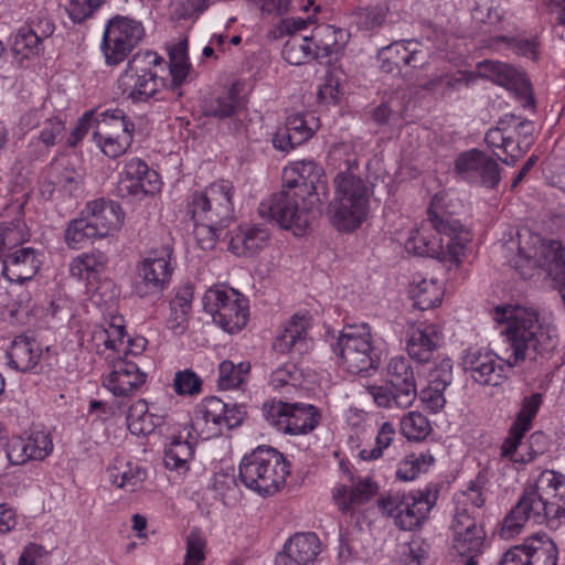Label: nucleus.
<instances>
[{
  "label": "nucleus",
  "instance_id": "nucleus-9",
  "mask_svg": "<svg viewBox=\"0 0 565 565\" xmlns=\"http://www.w3.org/2000/svg\"><path fill=\"white\" fill-rule=\"evenodd\" d=\"M234 186L227 180H217L188 199L192 220L230 226L234 220Z\"/></svg>",
  "mask_w": 565,
  "mask_h": 565
},
{
  "label": "nucleus",
  "instance_id": "nucleus-38",
  "mask_svg": "<svg viewBox=\"0 0 565 565\" xmlns=\"http://www.w3.org/2000/svg\"><path fill=\"white\" fill-rule=\"evenodd\" d=\"M135 125L128 118L122 109L97 111L96 129L93 131V139L111 136H121L122 134L134 135Z\"/></svg>",
  "mask_w": 565,
  "mask_h": 565
},
{
  "label": "nucleus",
  "instance_id": "nucleus-23",
  "mask_svg": "<svg viewBox=\"0 0 565 565\" xmlns=\"http://www.w3.org/2000/svg\"><path fill=\"white\" fill-rule=\"evenodd\" d=\"M199 413L205 424L213 425L211 434L213 436L221 435L224 429L238 427L246 416L243 405L226 403L216 396L205 397L200 405ZM198 419L200 420V418Z\"/></svg>",
  "mask_w": 565,
  "mask_h": 565
},
{
  "label": "nucleus",
  "instance_id": "nucleus-56",
  "mask_svg": "<svg viewBox=\"0 0 565 565\" xmlns=\"http://www.w3.org/2000/svg\"><path fill=\"white\" fill-rule=\"evenodd\" d=\"M194 222V238L198 246L203 250H211L215 247L221 234L228 226L213 223Z\"/></svg>",
  "mask_w": 565,
  "mask_h": 565
},
{
  "label": "nucleus",
  "instance_id": "nucleus-43",
  "mask_svg": "<svg viewBox=\"0 0 565 565\" xmlns=\"http://www.w3.org/2000/svg\"><path fill=\"white\" fill-rule=\"evenodd\" d=\"M30 232L24 221L14 220L11 222H3L0 224V262L3 264V258L10 250L23 245L30 239Z\"/></svg>",
  "mask_w": 565,
  "mask_h": 565
},
{
  "label": "nucleus",
  "instance_id": "nucleus-63",
  "mask_svg": "<svg viewBox=\"0 0 565 565\" xmlns=\"http://www.w3.org/2000/svg\"><path fill=\"white\" fill-rule=\"evenodd\" d=\"M354 22L361 30H373L383 24L386 19V9L375 6L359 8L354 14Z\"/></svg>",
  "mask_w": 565,
  "mask_h": 565
},
{
  "label": "nucleus",
  "instance_id": "nucleus-7",
  "mask_svg": "<svg viewBox=\"0 0 565 565\" xmlns=\"http://www.w3.org/2000/svg\"><path fill=\"white\" fill-rule=\"evenodd\" d=\"M259 214L275 221L281 228L291 230L295 235L301 236L321 214V207L301 202L296 191L282 185L280 192L260 203Z\"/></svg>",
  "mask_w": 565,
  "mask_h": 565
},
{
  "label": "nucleus",
  "instance_id": "nucleus-13",
  "mask_svg": "<svg viewBox=\"0 0 565 565\" xmlns=\"http://www.w3.org/2000/svg\"><path fill=\"white\" fill-rule=\"evenodd\" d=\"M145 28L136 19L116 15L110 19L104 30L100 50L106 64L118 65L145 38Z\"/></svg>",
  "mask_w": 565,
  "mask_h": 565
},
{
  "label": "nucleus",
  "instance_id": "nucleus-39",
  "mask_svg": "<svg viewBox=\"0 0 565 565\" xmlns=\"http://www.w3.org/2000/svg\"><path fill=\"white\" fill-rule=\"evenodd\" d=\"M529 565H556L558 551L546 533H536L523 542Z\"/></svg>",
  "mask_w": 565,
  "mask_h": 565
},
{
  "label": "nucleus",
  "instance_id": "nucleus-35",
  "mask_svg": "<svg viewBox=\"0 0 565 565\" xmlns=\"http://www.w3.org/2000/svg\"><path fill=\"white\" fill-rule=\"evenodd\" d=\"M9 366L20 372H36L42 358V348L36 340L19 335L7 352Z\"/></svg>",
  "mask_w": 565,
  "mask_h": 565
},
{
  "label": "nucleus",
  "instance_id": "nucleus-5",
  "mask_svg": "<svg viewBox=\"0 0 565 565\" xmlns=\"http://www.w3.org/2000/svg\"><path fill=\"white\" fill-rule=\"evenodd\" d=\"M289 473V462L285 456L266 446H259L245 455L238 467L242 483L263 497L275 494L285 484Z\"/></svg>",
  "mask_w": 565,
  "mask_h": 565
},
{
  "label": "nucleus",
  "instance_id": "nucleus-44",
  "mask_svg": "<svg viewBox=\"0 0 565 565\" xmlns=\"http://www.w3.org/2000/svg\"><path fill=\"white\" fill-rule=\"evenodd\" d=\"M366 393L372 397L376 406L381 408H407L414 401L403 394V391H396L392 385L387 384H369L365 386Z\"/></svg>",
  "mask_w": 565,
  "mask_h": 565
},
{
  "label": "nucleus",
  "instance_id": "nucleus-48",
  "mask_svg": "<svg viewBox=\"0 0 565 565\" xmlns=\"http://www.w3.org/2000/svg\"><path fill=\"white\" fill-rule=\"evenodd\" d=\"M109 480L117 488L135 491L146 479V471L130 462L114 466L108 469Z\"/></svg>",
  "mask_w": 565,
  "mask_h": 565
},
{
  "label": "nucleus",
  "instance_id": "nucleus-59",
  "mask_svg": "<svg viewBox=\"0 0 565 565\" xmlns=\"http://www.w3.org/2000/svg\"><path fill=\"white\" fill-rule=\"evenodd\" d=\"M433 462V456L411 455L398 465V468L396 470V478L402 481L414 480L418 476V473L424 471Z\"/></svg>",
  "mask_w": 565,
  "mask_h": 565
},
{
  "label": "nucleus",
  "instance_id": "nucleus-3",
  "mask_svg": "<svg viewBox=\"0 0 565 565\" xmlns=\"http://www.w3.org/2000/svg\"><path fill=\"white\" fill-rule=\"evenodd\" d=\"M441 201V193L434 195L427 218L430 226L422 225L412 231L404 247L407 253L416 256L437 258L458 267L466 256L471 235L458 220L437 211Z\"/></svg>",
  "mask_w": 565,
  "mask_h": 565
},
{
  "label": "nucleus",
  "instance_id": "nucleus-40",
  "mask_svg": "<svg viewBox=\"0 0 565 565\" xmlns=\"http://www.w3.org/2000/svg\"><path fill=\"white\" fill-rule=\"evenodd\" d=\"M126 422L131 434L146 436L161 424V417L149 413L146 401L139 399L129 407Z\"/></svg>",
  "mask_w": 565,
  "mask_h": 565
},
{
  "label": "nucleus",
  "instance_id": "nucleus-49",
  "mask_svg": "<svg viewBox=\"0 0 565 565\" xmlns=\"http://www.w3.org/2000/svg\"><path fill=\"white\" fill-rule=\"evenodd\" d=\"M524 435L509 431L508 437L501 446V457L511 460L513 463H527L534 460L536 451L522 444Z\"/></svg>",
  "mask_w": 565,
  "mask_h": 565
},
{
  "label": "nucleus",
  "instance_id": "nucleus-22",
  "mask_svg": "<svg viewBox=\"0 0 565 565\" xmlns=\"http://www.w3.org/2000/svg\"><path fill=\"white\" fill-rule=\"evenodd\" d=\"M106 360L111 364V371L104 377L103 385L113 395L127 397L146 382V374L135 362L110 355H107Z\"/></svg>",
  "mask_w": 565,
  "mask_h": 565
},
{
  "label": "nucleus",
  "instance_id": "nucleus-61",
  "mask_svg": "<svg viewBox=\"0 0 565 565\" xmlns=\"http://www.w3.org/2000/svg\"><path fill=\"white\" fill-rule=\"evenodd\" d=\"M94 141L105 156L118 158L130 148L134 141V135L122 134L121 136L95 138Z\"/></svg>",
  "mask_w": 565,
  "mask_h": 565
},
{
  "label": "nucleus",
  "instance_id": "nucleus-25",
  "mask_svg": "<svg viewBox=\"0 0 565 565\" xmlns=\"http://www.w3.org/2000/svg\"><path fill=\"white\" fill-rule=\"evenodd\" d=\"M321 553V542L312 532H298L290 536L276 555L275 565H315Z\"/></svg>",
  "mask_w": 565,
  "mask_h": 565
},
{
  "label": "nucleus",
  "instance_id": "nucleus-34",
  "mask_svg": "<svg viewBox=\"0 0 565 565\" xmlns=\"http://www.w3.org/2000/svg\"><path fill=\"white\" fill-rule=\"evenodd\" d=\"M270 233L263 226H239L231 236L228 247L236 256H253L269 243Z\"/></svg>",
  "mask_w": 565,
  "mask_h": 565
},
{
  "label": "nucleus",
  "instance_id": "nucleus-18",
  "mask_svg": "<svg viewBox=\"0 0 565 565\" xmlns=\"http://www.w3.org/2000/svg\"><path fill=\"white\" fill-rule=\"evenodd\" d=\"M53 444L50 435L35 433L28 438L12 437L7 440L0 452V471L10 466H18L29 460H43L50 455Z\"/></svg>",
  "mask_w": 565,
  "mask_h": 565
},
{
  "label": "nucleus",
  "instance_id": "nucleus-52",
  "mask_svg": "<svg viewBox=\"0 0 565 565\" xmlns=\"http://www.w3.org/2000/svg\"><path fill=\"white\" fill-rule=\"evenodd\" d=\"M409 292L414 299V306L420 310L439 306L441 302L440 288L434 279H423Z\"/></svg>",
  "mask_w": 565,
  "mask_h": 565
},
{
  "label": "nucleus",
  "instance_id": "nucleus-33",
  "mask_svg": "<svg viewBox=\"0 0 565 565\" xmlns=\"http://www.w3.org/2000/svg\"><path fill=\"white\" fill-rule=\"evenodd\" d=\"M350 486H341L333 491L339 510L352 513L356 505L369 502L377 492V484L370 478H354L350 475Z\"/></svg>",
  "mask_w": 565,
  "mask_h": 565
},
{
  "label": "nucleus",
  "instance_id": "nucleus-41",
  "mask_svg": "<svg viewBox=\"0 0 565 565\" xmlns=\"http://www.w3.org/2000/svg\"><path fill=\"white\" fill-rule=\"evenodd\" d=\"M67 223L64 231L65 244L72 249H79L86 243L103 238L86 214Z\"/></svg>",
  "mask_w": 565,
  "mask_h": 565
},
{
  "label": "nucleus",
  "instance_id": "nucleus-60",
  "mask_svg": "<svg viewBox=\"0 0 565 565\" xmlns=\"http://www.w3.org/2000/svg\"><path fill=\"white\" fill-rule=\"evenodd\" d=\"M300 380V372L294 362L279 364L270 374L269 385L274 390L296 387Z\"/></svg>",
  "mask_w": 565,
  "mask_h": 565
},
{
  "label": "nucleus",
  "instance_id": "nucleus-19",
  "mask_svg": "<svg viewBox=\"0 0 565 565\" xmlns=\"http://www.w3.org/2000/svg\"><path fill=\"white\" fill-rule=\"evenodd\" d=\"M158 172L139 158L129 159L120 173L117 193L121 198L154 195L161 190Z\"/></svg>",
  "mask_w": 565,
  "mask_h": 565
},
{
  "label": "nucleus",
  "instance_id": "nucleus-42",
  "mask_svg": "<svg viewBox=\"0 0 565 565\" xmlns=\"http://www.w3.org/2000/svg\"><path fill=\"white\" fill-rule=\"evenodd\" d=\"M190 68L186 40L179 41L169 49L170 88L173 92L185 83Z\"/></svg>",
  "mask_w": 565,
  "mask_h": 565
},
{
  "label": "nucleus",
  "instance_id": "nucleus-28",
  "mask_svg": "<svg viewBox=\"0 0 565 565\" xmlns=\"http://www.w3.org/2000/svg\"><path fill=\"white\" fill-rule=\"evenodd\" d=\"M244 108L245 103L239 96V90L235 84L220 92L209 94L200 103L202 115L217 120L234 118Z\"/></svg>",
  "mask_w": 565,
  "mask_h": 565
},
{
  "label": "nucleus",
  "instance_id": "nucleus-58",
  "mask_svg": "<svg viewBox=\"0 0 565 565\" xmlns=\"http://www.w3.org/2000/svg\"><path fill=\"white\" fill-rule=\"evenodd\" d=\"M98 338L103 339L106 350L111 351L108 355L120 356L121 353L128 354V347L126 344V332L122 326L111 324L109 329H103L97 333Z\"/></svg>",
  "mask_w": 565,
  "mask_h": 565
},
{
  "label": "nucleus",
  "instance_id": "nucleus-53",
  "mask_svg": "<svg viewBox=\"0 0 565 565\" xmlns=\"http://www.w3.org/2000/svg\"><path fill=\"white\" fill-rule=\"evenodd\" d=\"M402 434L408 440H423L431 431V426L426 416L419 412H409L401 420Z\"/></svg>",
  "mask_w": 565,
  "mask_h": 565
},
{
  "label": "nucleus",
  "instance_id": "nucleus-31",
  "mask_svg": "<svg viewBox=\"0 0 565 565\" xmlns=\"http://www.w3.org/2000/svg\"><path fill=\"white\" fill-rule=\"evenodd\" d=\"M309 327L310 319L306 315H294L275 338L273 349L279 353L303 354L309 349Z\"/></svg>",
  "mask_w": 565,
  "mask_h": 565
},
{
  "label": "nucleus",
  "instance_id": "nucleus-16",
  "mask_svg": "<svg viewBox=\"0 0 565 565\" xmlns=\"http://www.w3.org/2000/svg\"><path fill=\"white\" fill-rule=\"evenodd\" d=\"M324 171L313 160H299L292 162L284 170V185L296 191L306 204H316L321 207L327 199L328 186Z\"/></svg>",
  "mask_w": 565,
  "mask_h": 565
},
{
  "label": "nucleus",
  "instance_id": "nucleus-46",
  "mask_svg": "<svg viewBox=\"0 0 565 565\" xmlns=\"http://www.w3.org/2000/svg\"><path fill=\"white\" fill-rule=\"evenodd\" d=\"M310 36L292 35L284 44L282 56L291 65H300L311 60H319Z\"/></svg>",
  "mask_w": 565,
  "mask_h": 565
},
{
  "label": "nucleus",
  "instance_id": "nucleus-50",
  "mask_svg": "<svg viewBox=\"0 0 565 565\" xmlns=\"http://www.w3.org/2000/svg\"><path fill=\"white\" fill-rule=\"evenodd\" d=\"M543 396L540 393H533L522 399L521 409L516 415V419L511 426L509 431L518 433V435H525L532 427V422L535 418L541 405Z\"/></svg>",
  "mask_w": 565,
  "mask_h": 565
},
{
  "label": "nucleus",
  "instance_id": "nucleus-2",
  "mask_svg": "<svg viewBox=\"0 0 565 565\" xmlns=\"http://www.w3.org/2000/svg\"><path fill=\"white\" fill-rule=\"evenodd\" d=\"M529 521L550 529L565 523V477L562 473L543 470L504 518L501 534L513 537Z\"/></svg>",
  "mask_w": 565,
  "mask_h": 565
},
{
  "label": "nucleus",
  "instance_id": "nucleus-55",
  "mask_svg": "<svg viewBox=\"0 0 565 565\" xmlns=\"http://www.w3.org/2000/svg\"><path fill=\"white\" fill-rule=\"evenodd\" d=\"M396 431L392 423L384 422L376 434L375 446L362 449L359 454L362 460H375L382 457L384 449L388 448L395 438Z\"/></svg>",
  "mask_w": 565,
  "mask_h": 565
},
{
  "label": "nucleus",
  "instance_id": "nucleus-15",
  "mask_svg": "<svg viewBox=\"0 0 565 565\" xmlns=\"http://www.w3.org/2000/svg\"><path fill=\"white\" fill-rule=\"evenodd\" d=\"M509 263L523 278L531 277L537 265L545 267L565 303V247L559 242L550 241L543 244L540 259L520 247L516 256Z\"/></svg>",
  "mask_w": 565,
  "mask_h": 565
},
{
  "label": "nucleus",
  "instance_id": "nucleus-20",
  "mask_svg": "<svg viewBox=\"0 0 565 565\" xmlns=\"http://www.w3.org/2000/svg\"><path fill=\"white\" fill-rule=\"evenodd\" d=\"M382 72L401 74L404 68H418L427 63V52L414 40L395 41L377 52Z\"/></svg>",
  "mask_w": 565,
  "mask_h": 565
},
{
  "label": "nucleus",
  "instance_id": "nucleus-11",
  "mask_svg": "<svg viewBox=\"0 0 565 565\" xmlns=\"http://www.w3.org/2000/svg\"><path fill=\"white\" fill-rule=\"evenodd\" d=\"M203 309L228 333L239 332L248 321V301L233 288L213 286L203 296Z\"/></svg>",
  "mask_w": 565,
  "mask_h": 565
},
{
  "label": "nucleus",
  "instance_id": "nucleus-12",
  "mask_svg": "<svg viewBox=\"0 0 565 565\" xmlns=\"http://www.w3.org/2000/svg\"><path fill=\"white\" fill-rule=\"evenodd\" d=\"M266 422L278 431L288 435H306L320 423L321 414L311 404L287 403L280 399L263 405Z\"/></svg>",
  "mask_w": 565,
  "mask_h": 565
},
{
  "label": "nucleus",
  "instance_id": "nucleus-45",
  "mask_svg": "<svg viewBox=\"0 0 565 565\" xmlns=\"http://www.w3.org/2000/svg\"><path fill=\"white\" fill-rule=\"evenodd\" d=\"M49 183L61 192L74 194L81 183V177L74 169L60 161L50 164L46 171Z\"/></svg>",
  "mask_w": 565,
  "mask_h": 565
},
{
  "label": "nucleus",
  "instance_id": "nucleus-57",
  "mask_svg": "<svg viewBox=\"0 0 565 565\" xmlns=\"http://www.w3.org/2000/svg\"><path fill=\"white\" fill-rule=\"evenodd\" d=\"M494 41L505 42L508 47L511 49L515 54L524 56L533 62H537L540 58V42L536 36H498L494 39Z\"/></svg>",
  "mask_w": 565,
  "mask_h": 565
},
{
  "label": "nucleus",
  "instance_id": "nucleus-24",
  "mask_svg": "<svg viewBox=\"0 0 565 565\" xmlns=\"http://www.w3.org/2000/svg\"><path fill=\"white\" fill-rule=\"evenodd\" d=\"M54 30V23L45 15L38 14L29 19L14 36L13 53L21 55L22 58L38 55L43 50V41L50 38Z\"/></svg>",
  "mask_w": 565,
  "mask_h": 565
},
{
  "label": "nucleus",
  "instance_id": "nucleus-29",
  "mask_svg": "<svg viewBox=\"0 0 565 565\" xmlns=\"http://www.w3.org/2000/svg\"><path fill=\"white\" fill-rule=\"evenodd\" d=\"M82 214L89 217L103 238L119 231L125 221V213L120 204L105 198L87 202Z\"/></svg>",
  "mask_w": 565,
  "mask_h": 565
},
{
  "label": "nucleus",
  "instance_id": "nucleus-32",
  "mask_svg": "<svg viewBox=\"0 0 565 565\" xmlns=\"http://www.w3.org/2000/svg\"><path fill=\"white\" fill-rule=\"evenodd\" d=\"M41 262L32 247L19 246L3 258L2 274L9 281L22 284L39 271Z\"/></svg>",
  "mask_w": 565,
  "mask_h": 565
},
{
  "label": "nucleus",
  "instance_id": "nucleus-30",
  "mask_svg": "<svg viewBox=\"0 0 565 565\" xmlns=\"http://www.w3.org/2000/svg\"><path fill=\"white\" fill-rule=\"evenodd\" d=\"M195 423L185 426L179 435L171 438L170 444L164 450V465L170 470L186 471L190 467V461L194 457V446L198 440Z\"/></svg>",
  "mask_w": 565,
  "mask_h": 565
},
{
  "label": "nucleus",
  "instance_id": "nucleus-51",
  "mask_svg": "<svg viewBox=\"0 0 565 565\" xmlns=\"http://www.w3.org/2000/svg\"><path fill=\"white\" fill-rule=\"evenodd\" d=\"M249 371V362L234 364L232 361H223L218 366L217 384L224 390L236 388L246 381Z\"/></svg>",
  "mask_w": 565,
  "mask_h": 565
},
{
  "label": "nucleus",
  "instance_id": "nucleus-26",
  "mask_svg": "<svg viewBox=\"0 0 565 565\" xmlns=\"http://www.w3.org/2000/svg\"><path fill=\"white\" fill-rule=\"evenodd\" d=\"M477 73L479 76L489 78L500 86L515 90L524 96L527 105H534L530 83L523 73L511 65L499 61H483L478 63Z\"/></svg>",
  "mask_w": 565,
  "mask_h": 565
},
{
  "label": "nucleus",
  "instance_id": "nucleus-36",
  "mask_svg": "<svg viewBox=\"0 0 565 565\" xmlns=\"http://www.w3.org/2000/svg\"><path fill=\"white\" fill-rule=\"evenodd\" d=\"M350 33L334 25L323 24L315 28L311 40L317 51L318 58L338 56L345 47Z\"/></svg>",
  "mask_w": 565,
  "mask_h": 565
},
{
  "label": "nucleus",
  "instance_id": "nucleus-17",
  "mask_svg": "<svg viewBox=\"0 0 565 565\" xmlns=\"http://www.w3.org/2000/svg\"><path fill=\"white\" fill-rule=\"evenodd\" d=\"M451 548L455 554L467 557L463 565H477L476 557L482 553L486 531L469 507L456 508L451 524Z\"/></svg>",
  "mask_w": 565,
  "mask_h": 565
},
{
  "label": "nucleus",
  "instance_id": "nucleus-4",
  "mask_svg": "<svg viewBox=\"0 0 565 565\" xmlns=\"http://www.w3.org/2000/svg\"><path fill=\"white\" fill-rule=\"evenodd\" d=\"M347 170L339 172L334 180V198L329 205L330 218L340 232H352L360 227L370 212L373 188L352 169L358 167L356 158L345 161Z\"/></svg>",
  "mask_w": 565,
  "mask_h": 565
},
{
  "label": "nucleus",
  "instance_id": "nucleus-1",
  "mask_svg": "<svg viewBox=\"0 0 565 565\" xmlns=\"http://www.w3.org/2000/svg\"><path fill=\"white\" fill-rule=\"evenodd\" d=\"M494 319L504 323L501 334L507 344L504 364L491 351L470 348L462 356V366L471 379L481 385L498 386L507 379L510 370L526 360L551 353L557 345L554 328L541 320L539 312L529 307H497Z\"/></svg>",
  "mask_w": 565,
  "mask_h": 565
},
{
  "label": "nucleus",
  "instance_id": "nucleus-62",
  "mask_svg": "<svg viewBox=\"0 0 565 565\" xmlns=\"http://www.w3.org/2000/svg\"><path fill=\"white\" fill-rule=\"evenodd\" d=\"M173 390L178 395H198L202 391V380L190 369L178 371L173 379Z\"/></svg>",
  "mask_w": 565,
  "mask_h": 565
},
{
  "label": "nucleus",
  "instance_id": "nucleus-10",
  "mask_svg": "<svg viewBox=\"0 0 565 565\" xmlns=\"http://www.w3.org/2000/svg\"><path fill=\"white\" fill-rule=\"evenodd\" d=\"M172 248L162 245L151 248L136 266V279L132 285L135 295L140 298L159 299L169 287L173 266Z\"/></svg>",
  "mask_w": 565,
  "mask_h": 565
},
{
  "label": "nucleus",
  "instance_id": "nucleus-21",
  "mask_svg": "<svg viewBox=\"0 0 565 565\" xmlns=\"http://www.w3.org/2000/svg\"><path fill=\"white\" fill-rule=\"evenodd\" d=\"M498 162L477 149L465 151L455 161V172L469 183H480L487 188H495L500 182Z\"/></svg>",
  "mask_w": 565,
  "mask_h": 565
},
{
  "label": "nucleus",
  "instance_id": "nucleus-14",
  "mask_svg": "<svg viewBox=\"0 0 565 565\" xmlns=\"http://www.w3.org/2000/svg\"><path fill=\"white\" fill-rule=\"evenodd\" d=\"M434 503L430 500L429 492H396L379 500V508L383 513L394 519L398 529L413 531L422 525Z\"/></svg>",
  "mask_w": 565,
  "mask_h": 565
},
{
  "label": "nucleus",
  "instance_id": "nucleus-54",
  "mask_svg": "<svg viewBox=\"0 0 565 565\" xmlns=\"http://www.w3.org/2000/svg\"><path fill=\"white\" fill-rule=\"evenodd\" d=\"M286 127L294 134L296 142H306L318 129V119L309 114L300 113L290 115L286 120Z\"/></svg>",
  "mask_w": 565,
  "mask_h": 565
},
{
  "label": "nucleus",
  "instance_id": "nucleus-47",
  "mask_svg": "<svg viewBox=\"0 0 565 565\" xmlns=\"http://www.w3.org/2000/svg\"><path fill=\"white\" fill-rule=\"evenodd\" d=\"M107 256L99 250L83 253L70 263V274L73 278L82 279L86 275L100 274L107 266Z\"/></svg>",
  "mask_w": 565,
  "mask_h": 565
},
{
  "label": "nucleus",
  "instance_id": "nucleus-8",
  "mask_svg": "<svg viewBox=\"0 0 565 565\" xmlns=\"http://www.w3.org/2000/svg\"><path fill=\"white\" fill-rule=\"evenodd\" d=\"M162 61V57L152 51L136 53L128 61L117 82L122 96L132 103H147L154 97L163 85L162 78L156 72V67Z\"/></svg>",
  "mask_w": 565,
  "mask_h": 565
},
{
  "label": "nucleus",
  "instance_id": "nucleus-64",
  "mask_svg": "<svg viewBox=\"0 0 565 565\" xmlns=\"http://www.w3.org/2000/svg\"><path fill=\"white\" fill-rule=\"evenodd\" d=\"M509 118L511 119L509 120V129L513 130L524 153H526L533 143L534 124L527 119H520L513 114H507V119Z\"/></svg>",
  "mask_w": 565,
  "mask_h": 565
},
{
  "label": "nucleus",
  "instance_id": "nucleus-37",
  "mask_svg": "<svg viewBox=\"0 0 565 565\" xmlns=\"http://www.w3.org/2000/svg\"><path fill=\"white\" fill-rule=\"evenodd\" d=\"M385 381L396 391H403V394L415 402L417 397V383L414 369L407 358L394 356L388 361Z\"/></svg>",
  "mask_w": 565,
  "mask_h": 565
},
{
  "label": "nucleus",
  "instance_id": "nucleus-6",
  "mask_svg": "<svg viewBox=\"0 0 565 565\" xmlns=\"http://www.w3.org/2000/svg\"><path fill=\"white\" fill-rule=\"evenodd\" d=\"M339 363L351 374L370 377L376 373L381 358L372 343L370 329L348 327L332 345Z\"/></svg>",
  "mask_w": 565,
  "mask_h": 565
},
{
  "label": "nucleus",
  "instance_id": "nucleus-27",
  "mask_svg": "<svg viewBox=\"0 0 565 565\" xmlns=\"http://www.w3.org/2000/svg\"><path fill=\"white\" fill-rule=\"evenodd\" d=\"M441 344L443 334L436 324L419 323L407 330L406 351L419 364L431 361Z\"/></svg>",
  "mask_w": 565,
  "mask_h": 565
}]
</instances>
